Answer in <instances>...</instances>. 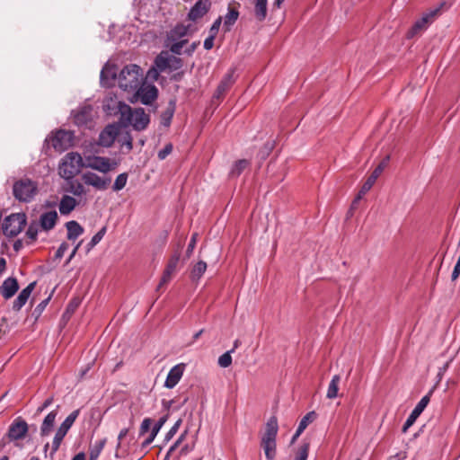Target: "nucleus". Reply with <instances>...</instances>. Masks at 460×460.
<instances>
[{
    "label": "nucleus",
    "instance_id": "obj_1",
    "mask_svg": "<svg viewBox=\"0 0 460 460\" xmlns=\"http://www.w3.org/2000/svg\"><path fill=\"white\" fill-rule=\"evenodd\" d=\"M118 111L124 126H132L137 131L146 129L150 122V117L143 108L132 109L125 102H118Z\"/></svg>",
    "mask_w": 460,
    "mask_h": 460
},
{
    "label": "nucleus",
    "instance_id": "obj_2",
    "mask_svg": "<svg viewBox=\"0 0 460 460\" xmlns=\"http://www.w3.org/2000/svg\"><path fill=\"white\" fill-rule=\"evenodd\" d=\"M142 70L135 64L126 66L118 75V84L122 90L135 92L142 82Z\"/></svg>",
    "mask_w": 460,
    "mask_h": 460
},
{
    "label": "nucleus",
    "instance_id": "obj_3",
    "mask_svg": "<svg viewBox=\"0 0 460 460\" xmlns=\"http://www.w3.org/2000/svg\"><path fill=\"white\" fill-rule=\"evenodd\" d=\"M278 430V419L276 416H271L266 423L265 431L261 441V446L268 460H273L276 456V438Z\"/></svg>",
    "mask_w": 460,
    "mask_h": 460
},
{
    "label": "nucleus",
    "instance_id": "obj_4",
    "mask_svg": "<svg viewBox=\"0 0 460 460\" xmlns=\"http://www.w3.org/2000/svg\"><path fill=\"white\" fill-rule=\"evenodd\" d=\"M446 6V3L442 2L438 5L429 9L423 13L421 17L418 19L407 31L406 37L412 39L415 36L425 31L430 24H432L442 13V8Z\"/></svg>",
    "mask_w": 460,
    "mask_h": 460
},
{
    "label": "nucleus",
    "instance_id": "obj_5",
    "mask_svg": "<svg viewBox=\"0 0 460 460\" xmlns=\"http://www.w3.org/2000/svg\"><path fill=\"white\" fill-rule=\"evenodd\" d=\"M83 166V158L78 153H67L59 163L58 174L64 180L75 178Z\"/></svg>",
    "mask_w": 460,
    "mask_h": 460
},
{
    "label": "nucleus",
    "instance_id": "obj_6",
    "mask_svg": "<svg viewBox=\"0 0 460 460\" xmlns=\"http://www.w3.org/2000/svg\"><path fill=\"white\" fill-rule=\"evenodd\" d=\"M37 183L28 178L16 181L13 186L14 198L22 202H30L37 194Z\"/></svg>",
    "mask_w": 460,
    "mask_h": 460
},
{
    "label": "nucleus",
    "instance_id": "obj_7",
    "mask_svg": "<svg viewBox=\"0 0 460 460\" xmlns=\"http://www.w3.org/2000/svg\"><path fill=\"white\" fill-rule=\"evenodd\" d=\"M27 217L24 213H13L6 217L3 222V233L8 237L18 235L25 226Z\"/></svg>",
    "mask_w": 460,
    "mask_h": 460
},
{
    "label": "nucleus",
    "instance_id": "obj_8",
    "mask_svg": "<svg viewBox=\"0 0 460 460\" xmlns=\"http://www.w3.org/2000/svg\"><path fill=\"white\" fill-rule=\"evenodd\" d=\"M49 142L57 152H64L72 146L74 134L71 131L59 129L49 137Z\"/></svg>",
    "mask_w": 460,
    "mask_h": 460
},
{
    "label": "nucleus",
    "instance_id": "obj_9",
    "mask_svg": "<svg viewBox=\"0 0 460 460\" xmlns=\"http://www.w3.org/2000/svg\"><path fill=\"white\" fill-rule=\"evenodd\" d=\"M389 160V156L385 158L383 162H381L372 172L370 176L367 179V181L364 182L363 186L361 187L360 190L358 191V195L354 199L352 202V207H354L361 199L362 197L370 190V189L375 184L377 178L380 176V174L383 172L385 167L386 166V163Z\"/></svg>",
    "mask_w": 460,
    "mask_h": 460
},
{
    "label": "nucleus",
    "instance_id": "obj_10",
    "mask_svg": "<svg viewBox=\"0 0 460 460\" xmlns=\"http://www.w3.org/2000/svg\"><path fill=\"white\" fill-rule=\"evenodd\" d=\"M116 164H111L107 157L90 155L85 157L84 166L106 173L115 168Z\"/></svg>",
    "mask_w": 460,
    "mask_h": 460
},
{
    "label": "nucleus",
    "instance_id": "obj_11",
    "mask_svg": "<svg viewBox=\"0 0 460 460\" xmlns=\"http://www.w3.org/2000/svg\"><path fill=\"white\" fill-rule=\"evenodd\" d=\"M29 426L21 417L15 419L8 428L6 438L10 441L22 439L28 433Z\"/></svg>",
    "mask_w": 460,
    "mask_h": 460
},
{
    "label": "nucleus",
    "instance_id": "obj_12",
    "mask_svg": "<svg viewBox=\"0 0 460 460\" xmlns=\"http://www.w3.org/2000/svg\"><path fill=\"white\" fill-rule=\"evenodd\" d=\"M81 179L84 184L93 186L98 190H105L111 181L110 177H101L93 172H84Z\"/></svg>",
    "mask_w": 460,
    "mask_h": 460
},
{
    "label": "nucleus",
    "instance_id": "obj_13",
    "mask_svg": "<svg viewBox=\"0 0 460 460\" xmlns=\"http://www.w3.org/2000/svg\"><path fill=\"white\" fill-rule=\"evenodd\" d=\"M432 391H430L428 394L424 395L420 401L417 403L415 408L412 410L406 421L404 422L402 431V433H406L410 427H411L418 417L422 413L424 409L427 407L430 401V395Z\"/></svg>",
    "mask_w": 460,
    "mask_h": 460
},
{
    "label": "nucleus",
    "instance_id": "obj_14",
    "mask_svg": "<svg viewBox=\"0 0 460 460\" xmlns=\"http://www.w3.org/2000/svg\"><path fill=\"white\" fill-rule=\"evenodd\" d=\"M93 118V107L91 105H83L73 111L74 123L79 127L86 126Z\"/></svg>",
    "mask_w": 460,
    "mask_h": 460
},
{
    "label": "nucleus",
    "instance_id": "obj_15",
    "mask_svg": "<svg viewBox=\"0 0 460 460\" xmlns=\"http://www.w3.org/2000/svg\"><path fill=\"white\" fill-rule=\"evenodd\" d=\"M185 368L186 364L184 363H180L172 367L167 375L164 386L169 389L175 387L182 377Z\"/></svg>",
    "mask_w": 460,
    "mask_h": 460
},
{
    "label": "nucleus",
    "instance_id": "obj_16",
    "mask_svg": "<svg viewBox=\"0 0 460 460\" xmlns=\"http://www.w3.org/2000/svg\"><path fill=\"white\" fill-rule=\"evenodd\" d=\"M211 3L209 0H199L190 8L188 13V19L196 22L202 18L210 9Z\"/></svg>",
    "mask_w": 460,
    "mask_h": 460
},
{
    "label": "nucleus",
    "instance_id": "obj_17",
    "mask_svg": "<svg viewBox=\"0 0 460 460\" xmlns=\"http://www.w3.org/2000/svg\"><path fill=\"white\" fill-rule=\"evenodd\" d=\"M118 134V128L115 125L110 124L100 133L98 143L102 146L110 147L113 145Z\"/></svg>",
    "mask_w": 460,
    "mask_h": 460
},
{
    "label": "nucleus",
    "instance_id": "obj_18",
    "mask_svg": "<svg viewBox=\"0 0 460 460\" xmlns=\"http://www.w3.org/2000/svg\"><path fill=\"white\" fill-rule=\"evenodd\" d=\"M140 100V102L145 105L151 104L158 96V90L155 85H146L138 87L135 91Z\"/></svg>",
    "mask_w": 460,
    "mask_h": 460
},
{
    "label": "nucleus",
    "instance_id": "obj_19",
    "mask_svg": "<svg viewBox=\"0 0 460 460\" xmlns=\"http://www.w3.org/2000/svg\"><path fill=\"white\" fill-rule=\"evenodd\" d=\"M117 66L115 65L106 64L101 71V84L105 87L114 85L117 77Z\"/></svg>",
    "mask_w": 460,
    "mask_h": 460
},
{
    "label": "nucleus",
    "instance_id": "obj_20",
    "mask_svg": "<svg viewBox=\"0 0 460 460\" xmlns=\"http://www.w3.org/2000/svg\"><path fill=\"white\" fill-rule=\"evenodd\" d=\"M58 219L56 210L45 211L40 216L39 226L40 229L46 232L50 231L55 227Z\"/></svg>",
    "mask_w": 460,
    "mask_h": 460
},
{
    "label": "nucleus",
    "instance_id": "obj_21",
    "mask_svg": "<svg viewBox=\"0 0 460 460\" xmlns=\"http://www.w3.org/2000/svg\"><path fill=\"white\" fill-rule=\"evenodd\" d=\"M66 183L63 186L65 192L71 193L75 197H82L86 195L87 190L84 186V183L75 178L65 180Z\"/></svg>",
    "mask_w": 460,
    "mask_h": 460
},
{
    "label": "nucleus",
    "instance_id": "obj_22",
    "mask_svg": "<svg viewBox=\"0 0 460 460\" xmlns=\"http://www.w3.org/2000/svg\"><path fill=\"white\" fill-rule=\"evenodd\" d=\"M19 289V283L16 278L9 277L0 287V292L4 299L13 297Z\"/></svg>",
    "mask_w": 460,
    "mask_h": 460
},
{
    "label": "nucleus",
    "instance_id": "obj_23",
    "mask_svg": "<svg viewBox=\"0 0 460 460\" xmlns=\"http://www.w3.org/2000/svg\"><path fill=\"white\" fill-rule=\"evenodd\" d=\"M234 70L226 73L220 81L213 98L220 99L234 84Z\"/></svg>",
    "mask_w": 460,
    "mask_h": 460
},
{
    "label": "nucleus",
    "instance_id": "obj_24",
    "mask_svg": "<svg viewBox=\"0 0 460 460\" xmlns=\"http://www.w3.org/2000/svg\"><path fill=\"white\" fill-rule=\"evenodd\" d=\"M77 205H79V201L75 198L70 195H63L58 204V209L61 215L67 216Z\"/></svg>",
    "mask_w": 460,
    "mask_h": 460
},
{
    "label": "nucleus",
    "instance_id": "obj_25",
    "mask_svg": "<svg viewBox=\"0 0 460 460\" xmlns=\"http://www.w3.org/2000/svg\"><path fill=\"white\" fill-rule=\"evenodd\" d=\"M190 27V25H184L182 23L176 24L167 33L166 41L181 40V39L188 34Z\"/></svg>",
    "mask_w": 460,
    "mask_h": 460
},
{
    "label": "nucleus",
    "instance_id": "obj_26",
    "mask_svg": "<svg viewBox=\"0 0 460 460\" xmlns=\"http://www.w3.org/2000/svg\"><path fill=\"white\" fill-rule=\"evenodd\" d=\"M57 415L58 410H54L44 418L40 427V435L42 437L48 436L51 432Z\"/></svg>",
    "mask_w": 460,
    "mask_h": 460
},
{
    "label": "nucleus",
    "instance_id": "obj_27",
    "mask_svg": "<svg viewBox=\"0 0 460 460\" xmlns=\"http://www.w3.org/2000/svg\"><path fill=\"white\" fill-rule=\"evenodd\" d=\"M66 227L67 230L66 237L68 240H75L84 233L83 226L75 220L66 223Z\"/></svg>",
    "mask_w": 460,
    "mask_h": 460
},
{
    "label": "nucleus",
    "instance_id": "obj_28",
    "mask_svg": "<svg viewBox=\"0 0 460 460\" xmlns=\"http://www.w3.org/2000/svg\"><path fill=\"white\" fill-rule=\"evenodd\" d=\"M176 103L174 100H171L167 108L161 114V124L169 127L175 112Z\"/></svg>",
    "mask_w": 460,
    "mask_h": 460
},
{
    "label": "nucleus",
    "instance_id": "obj_29",
    "mask_svg": "<svg viewBox=\"0 0 460 460\" xmlns=\"http://www.w3.org/2000/svg\"><path fill=\"white\" fill-rule=\"evenodd\" d=\"M268 0H254V15L259 22H262L267 17Z\"/></svg>",
    "mask_w": 460,
    "mask_h": 460
},
{
    "label": "nucleus",
    "instance_id": "obj_30",
    "mask_svg": "<svg viewBox=\"0 0 460 460\" xmlns=\"http://www.w3.org/2000/svg\"><path fill=\"white\" fill-rule=\"evenodd\" d=\"M250 165H251V163H250V161H249V160H247V159H240V160L236 161V162L233 164V166H232V168H231V170H230V172H229V176H230L231 178H236V177L240 176V175H241V173H242V172H243L246 168H248Z\"/></svg>",
    "mask_w": 460,
    "mask_h": 460
},
{
    "label": "nucleus",
    "instance_id": "obj_31",
    "mask_svg": "<svg viewBox=\"0 0 460 460\" xmlns=\"http://www.w3.org/2000/svg\"><path fill=\"white\" fill-rule=\"evenodd\" d=\"M154 63L159 72H164L169 68L170 55L166 51H162L158 56H156Z\"/></svg>",
    "mask_w": 460,
    "mask_h": 460
},
{
    "label": "nucleus",
    "instance_id": "obj_32",
    "mask_svg": "<svg viewBox=\"0 0 460 460\" xmlns=\"http://www.w3.org/2000/svg\"><path fill=\"white\" fill-rule=\"evenodd\" d=\"M207 270V263L203 261H198L191 269L190 278L191 281L197 282L200 279Z\"/></svg>",
    "mask_w": 460,
    "mask_h": 460
},
{
    "label": "nucleus",
    "instance_id": "obj_33",
    "mask_svg": "<svg viewBox=\"0 0 460 460\" xmlns=\"http://www.w3.org/2000/svg\"><path fill=\"white\" fill-rule=\"evenodd\" d=\"M106 443L107 438H104L99 441H96L93 446H91L89 451V460H97Z\"/></svg>",
    "mask_w": 460,
    "mask_h": 460
},
{
    "label": "nucleus",
    "instance_id": "obj_34",
    "mask_svg": "<svg viewBox=\"0 0 460 460\" xmlns=\"http://www.w3.org/2000/svg\"><path fill=\"white\" fill-rule=\"evenodd\" d=\"M341 381V376L339 375H335L332 376L327 390V398L334 399L338 396L339 391V384Z\"/></svg>",
    "mask_w": 460,
    "mask_h": 460
},
{
    "label": "nucleus",
    "instance_id": "obj_35",
    "mask_svg": "<svg viewBox=\"0 0 460 460\" xmlns=\"http://www.w3.org/2000/svg\"><path fill=\"white\" fill-rule=\"evenodd\" d=\"M79 413H80V409H76V410L73 411L65 419V420L61 423V425L59 426V429H62L63 431H65L66 433H67L68 430L73 426V424L75 421V420L77 419V417L79 416Z\"/></svg>",
    "mask_w": 460,
    "mask_h": 460
},
{
    "label": "nucleus",
    "instance_id": "obj_36",
    "mask_svg": "<svg viewBox=\"0 0 460 460\" xmlns=\"http://www.w3.org/2000/svg\"><path fill=\"white\" fill-rule=\"evenodd\" d=\"M107 232V227L102 226L91 239L86 245V252H89L95 245H97L103 238Z\"/></svg>",
    "mask_w": 460,
    "mask_h": 460
},
{
    "label": "nucleus",
    "instance_id": "obj_37",
    "mask_svg": "<svg viewBox=\"0 0 460 460\" xmlns=\"http://www.w3.org/2000/svg\"><path fill=\"white\" fill-rule=\"evenodd\" d=\"M239 16V12L235 9H229L228 13L225 16L224 26L226 28V31L230 30V27L233 26L237 21Z\"/></svg>",
    "mask_w": 460,
    "mask_h": 460
},
{
    "label": "nucleus",
    "instance_id": "obj_38",
    "mask_svg": "<svg viewBox=\"0 0 460 460\" xmlns=\"http://www.w3.org/2000/svg\"><path fill=\"white\" fill-rule=\"evenodd\" d=\"M316 418V413L313 411H309L306 413L298 424V432H304V430L307 428V426L313 422Z\"/></svg>",
    "mask_w": 460,
    "mask_h": 460
},
{
    "label": "nucleus",
    "instance_id": "obj_39",
    "mask_svg": "<svg viewBox=\"0 0 460 460\" xmlns=\"http://www.w3.org/2000/svg\"><path fill=\"white\" fill-rule=\"evenodd\" d=\"M188 42V40H181L177 41H166V46L169 47L170 51L174 55H181L183 46Z\"/></svg>",
    "mask_w": 460,
    "mask_h": 460
},
{
    "label": "nucleus",
    "instance_id": "obj_40",
    "mask_svg": "<svg viewBox=\"0 0 460 460\" xmlns=\"http://www.w3.org/2000/svg\"><path fill=\"white\" fill-rule=\"evenodd\" d=\"M310 444L304 442L296 450L294 460H307Z\"/></svg>",
    "mask_w": 460,
    "mask_h": 460
},
{
    "label": "nucleus",
    "instance_id": "obj_41",
    "mask_svg": "<svg viewBox=\"0 0 460 460\" xmlns=\"http://www.w3.org/2000/svg\"><path fill=\"white\" fill-rule=\"evenodd\" d=\"M180 257H181V254H180V252H175L172 257L169 259L168 261V263L164 269V270L172 273V274H174L175 271H176V268H177V265L179 263V261H180Z\"/></svg>",
    "mask_w": 460,
    "mask_h": 460
},
{
    "label": "nucleus",
    "instance_id": "obj_42",
    "mask_svg": "<svg viewBox=\"0 0 460 460\" xmlns=\"http://www.w3.org/2000/svg\"><path fill=\"white\" fill-rule=\"evenodd\" d=\"M127 181H128V173L127 172L119 174L114 181L112 190L114 191L121 190L126 186Z\"/></svg>",
    "mask_w": 460,
    "mask_h": 460
},
{
    "label": "nucleus",
    "instance_id": "obj_43",
    "mask_svg": "<svg viewBox=\"0 0 460 460\" xmlns=\"http://www.w3.org/2000/svg\"><path fill=\"white\" fill-rule=\"evenodd\" d=\"M40 226L37 222H31L26 231V236L32 242L36 241Z\"/></svg>",
    "mask_w": 460,
    "mask_h": 460
},
{
    "label": "nucleus",
    "instance_id": "obj_44",
    "mask_svg": "<svg viewBox=\"0 0 460 460\" xmlns=\"http://www.w3.org/2000/svg\"><path fill=\"white\" fill-rule=\"evenodd\" d=\"M274 142H271V141H268L264 144V146L261 148V150L259 151L258 153V156L261 159V160H265L269 155L271 153V151L273 150L274 148Z\"/></svg>",
    "mask_w": 460,
    "mask_h": 460
},
{
    "label": "nucleus",
    "instance_id": "obj_45",
    "mask_svg": "<svg viewBox=\"0 0 460 460\" xmlns=\"http://www.w3.org/2000/svg\"><path fill=\"white\" fill-rule=\"evenodd\" d=\"M232 352H234V349H230L225 352L218 358V365L221 367H228L232 364Z\"/></svg>",
    "mask_w": 460,
    "mask_h": 460
},
{
    "label": "nucleus",
    "instance_id": "obj_46",
    "mask_svg": "<svg viewBox=\"0 0 460 460\" xmlns=\"http://www.w3.org/2000/svg\"><path fill=\"white\" fill-rule=\"evenodd\" d=\"M27 301H28L27 298H25L23 296L19 294L18 296L15 298V300L13 303V310L15 312H19L22 308V306L26 304Z\"/></svg>",
    "mask_w": 460,
    "mask_h": 460
},
{
    "label": "nucleus",
    "instance_id": "obj_47",
    "mask_svg": "<svg viewBox=\"0 0 460 460\" xmlns=\"http://www.w3.org/2000/svg\"><path fill=\"white\" fill-rule=\"evenodd\" d=\"M197 237H198V234H193L190 240V243L188 244V247H187V250H186V253H185V256L187 259H189L194 249H195V246H196V243H197Z\"/></svg>",
    "mask_w": 460,
    "mask_h": 460
},
{
    "label": "nucleus",
    "instance_id": "obj_48",
    "mask_svg": "<svg viewBox=\"0 0 460 460\" xmlns=\"http://www.w3.org/2000/svg\"><path fill=\"white\" fill-rule=\"evenodd\" d=\"M153 420L150 418H145L140 425L139 436L145 435L149 431Z\"/></svg>",
    "mask_w": 460,
    "mask_h": 460
},
{
    "label": "nucleus",
    "instance_id": "obj_49",
    "mask_svg": "<svg viewBox=\"0 0 460 460\" xmlns=\"http://www.w3.org/2000/svg\"><path fill=\"white\" fill-rule=\"evenodd\" d=\"M172 151V145L171 143L165 145V146L159 150L157 157L160 160H164Z\"/></svg>",
    "mask_w": 460,
    "mask_h": 460
},
{
    "label": "nucleus",
    "instance_id": "obj_50",
    "mask_svg": "<svg viewBox=\"0 0 460 460\" xmlns=\"http://www.w3.org/2000/svg\"><path fill=\"white\" fill-rule=\"evenodd\" d=\"M182 66V60L180 58L170 55L169 68L177 70Z\"/></svg>",
    "mask_w": 460,
    "mask_h": 460
},
{
    "label": "nucleus",
    "instance_id": "obj_51",
    "mask_svg": "<svg viewBox=\"0 0 460 460\" xmlns=\"http://www.w3.org/2000/svg\"><path fill=\"white\" fill-rule=\"evenodd\" d=\"M168 417H169V414H166V415L161 417L158 420V421L154 425L151 431L155 432V434H158L159 430L162 429V427L167 421Z\"/></svg>",
    "mask_w": 460,
    "mask_h": 460
},
{
    "label": "nucleus",
    "instance_id": "obj_52",
    "mask_svg": "<svg viewBox=\"0 0 460 460\" xmlns=\"http://www.w3.org/2000/svg\"><path fill=\"white\" fill-rule=\"evenodd\" d=\"M173 274L166 271V270H164V273H163V276L161 278V280L157 286V290H159L162 287H164V285H166L167 283L170 282V280L172 279V277Z\"/></svg>",
    "mask_w": 460,
    "mask_h": 460
},
{
    "label": "nucleus",
    "instance_id": "obj_53",
    "mask_svg": "<svg viewBox=\"0 0 460 460\" xmlns=\"http://www.w3.org/2000/svg\"><path fill=\"white\" fill-rule=\"evenodd\" d=\"M221 22H222V17H218L217 20H215V22H213V24L211 25V27L209 29V35H213V36L217 37L218 31H219V27L221 25Z\"/></svg>",
    "mask_w": 460,
    "mask_h": 460
},
{
    "label": "nucleus",
    "instance_id": "obj_54",
    "mask_svg": "<svg viewBox=\"0 0 460 460\" xmlns=\"http://www.w3.org/2000/svg\"><path fill=\"white\" fill-rule=\"evenodd\" d=\"M68 247H69V244L66 242H63L58 248L56 254H55V258L61 259L64 256L65 252L67 251Z\"/></svg>",
    "mask_w": 460,
    "mask_h": 460
},
{
    "label": "nucleus",
    "instance_id": "obj_55",
    "mask_svg": "<svg viewBox=\"0 0 460 460\" xmlns=\"http://www.w3.org/2000/svg\"><path fill=\"white\" fill-rule=\"evenodd\" d=\"M35 286H36V282L33 281L31 283H30L25 288H23L21 292H20V295L23 296L25 298L29 299L31 292L34 290L35 288Z\"/></svg>",
    "mask_w": 460,
    "mask_h": 460
},
{
    "label": "nucleus",
    "instance_id": "obj_56",
    "mask_svg": "<svg viewBox=\"0 0 460 460\" xmlns=\"http://www.w3.org/2000/svg\"><path fill=\"white\" fill-rule=\"evenodd\" d=\"M181 423V420H178L174 425L170 429V430L167 432L166 436H165V438L167 440L171 439L174 435L175 433L178 431L179 429V427Z\"/></svg>",
    "mask_w": 460,
    "mask_h": 460
},
{
    "label": "nucleus",
    "instance_id": "obj_57",
    "mask_svg": "<svg viewBox=\"0 0 460 460\" xmlns=\"http://www.w3.org/2000/svg\"><path fill=\"white\" fill-rule=\"evenodd\" d=\"M62 443V439L54 437L51 446V453L50 455L53 456L59 448L60 445Z\"/></svg>",
    "mask_w": 460,
    "mask_h": 460
},
{
    "label": "nucleus",
    "instance_id": "obj_58",
    "mask_svg": "<svg viewBox=\"0 0 460 460\" xmlns=\"http://www.w3.org/2000/svg\"><path fill=\"white\" fill-rule=\"evenodd\" d=\"M53 397H49L44 401V402L37 409V413H41L45 409L50 406L53 402Z\"/></svg>",
    "mask_w": 460,
    "mask_h": 460
},
{
    "label": "nucleus",
    "instance_id": "obj_59",
    "mask_svg": "<svg viewBox=\"0 0 460 460\" xmlns=\"http://www.w3.org/2000/svg\"><path fill=\"white\" fill-rule=\"evenodd\" d=\"M215 38L216 37L213 35H208V37L206 38V40H204V49H205L209 50L213 48Z\"/></svg>",
    "mask_w": 460,
    "mask_h": 460
},
{
    "label": "nucleus",
    "instance_id": "obj_60",
    "mask_svg": "<svg viewBox=\"0 0 460 460\" xmlns=\"http://www.w3.org/2000/svg\"><path fill=\"white\" fill-rule=\"evenodd\" d=\"M49 299L50 297L49 296L48 298L44 299L43 301H41L35 308V312L39 313V314H41L43 312V310L45 309V307L47 306V305L49 304Z\"/></svg>",
    "mask_w": 460,
    "mask_h": 460
},
{
    "label": "nucleus",
    "instance_id": "obj_61",
    "mask_svg": "<svg viewBox=\"0 0 460 460\" xmlns=\"http://www.w3.org/2000/svg\"><path fill=\"white\" fill-rule=\"evenodd\" d=\"M199 45V41H194L192 42L186 49H185V53L188 55V56H191L194 51L196 50V49L198 48V46Z\"/></svg>",
    "mask_w": 460,
    "mask_h": 460
},
{
    "label": "nucleus",
    "instance_id": "obj_62",
    "mask_svg": "<svg viewBox=\"0 0 460 460\" xmlns=\"http://www.w3.org/2000/svg\"><path fill=\"white\" fill-rule=\"evenodd\" d=\"M156 435L157 434H155V432L151 431L150 435L142 443V447H146L147 446H149L154 441V439L155 438Z\"/></svg>",
    "mask_w": 460,
    "mask_h": 460
},
{
    "label": "nucleus",
    "instance_id": "obj_63",
    "mask_svg": "<svg viewBox=\"0 0 460 460\" xmlns=\"http://www.w3.org/2000/svg\"><path fill=\"white\" fill-rule=\"evenodd\" d=\"M128 429L125 428V429H122L119 433V436H118V444H117V448H119L121 445V440L128 435Z\"/></svg>",
    "mask_w": 460,
    "mask_h": 460
},
{
    "label": "nucleus",
    "instance_id": "obj_64",
    "mask_svg": "<svg viewBox=\"0 0 460 460\" xmlns=\"http://www.w3.org/2000/svg\"><path fill=\"white\" fill-rule=\"evenodd\" d=\"M72 460H85V454L84 452H80L75 455Z\"/></svg>",
    "mask_w": 460,
    "mask_h": 460
}]
</instances>
